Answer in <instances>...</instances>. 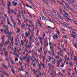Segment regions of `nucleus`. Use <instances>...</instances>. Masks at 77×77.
Here are the masks:
<instances>
[{
  "instance_id": "nucleus-61",
  "label": "nucleus",
  "mask_w": 77,
  "mask_h": 77,
  "mask_svg": "<svg viewBox=\"0 0 77 77\" xmlns=\"http://www.w3.org/2000/svg\"><path fill=\"white\" fill-rule=\"evenodd\" d=\"M37 50H38V52H39V53H40V52H41V51H40V50H39V49H37Z\"/></svg>"
},
{
  "instance_id": "nucleus-51",
  "label": "nucleus",
  "mask_w": 77,
  "mask_h": 77,
  "mask_svg": "<svg viewBox=\"0 0 77 77\" xmlns=\"http://www.w3.org/2000/svg\"><path fill=\"white\" fill-rule=\"evenodd\" d=\"M27 48H25V51H26V52H27Z\"/></svg>"
},
{
  "instance_id": "nucleus-31",
  "label": "nucleus",
  "mask_w": 77,
  "mask_h": 77,
  "mask_svg": "<svg viewBox=\"0 0 77 77\" xmlns=\"http://www.w3.org/2000/svg\"><path fill=\"white\" fill-rule=\"evenodd\" d=\"M3 20H2L0 23L1 26H2V24H3Z\"/></svg>"
},
{
  "instance_id": "nucleus-26",
  "label": "nucleus",
  "mask_w": 77,
  "mask_h": 77,
  "mask_svg": "<svg viewBox=\"0 0 77 77\" xmlns=\"http://www.w3.org/2000/svg\"><path fill=\"white\" fill-rule=\"evenodd\" d=\"M48 59L49 60H51V57L49 56L48 57Z\"/></svg>"
},
{
  "instance_id": "nucleus-6",
  "label": "nucleus",
  "mask_w": 77,
  "mask_h": 77,
  "mask_svg": "<svg viewBox=\"0 0 77 77\" xmlns=\"http://www.w3.org/2000/svg\"><path fill=\"white\" fill-rule=\"evenodd\" d=\"M64 26L65 27H68V28H69L70 29H71V28L69 26H68V25H66V24H64Z\"/></svg>"
},
{
  "instance_id": "nucleus-35",
  "label": "nucleus",
  "mask_w": 77,
  "mask_h": 77,
  "mask_svg": "<svg viewBox=\"0 0 77 77\" xmlns=\"http://www.w3.org/2000/svg\"><path fill=\"white\" fill-rule=\"evenodd\" d=\"M15 61L16 62V61H18V59L16 57H15Z\"/></svg>"
},
{
  "instance_id": "nucleus-57",
  "label": "nucleus",
  "mask_w": 77,
  "mask_h": 77,
  "mask_svg": "<svg viewBox=\"0 0 77 77\" xmlns=\"http://www.w3.org/2000/svg\"><path fill=\"white\" fill-rule=\"evenodd\" d=\"M61 30H63V31H64V30H65V29L63 28H61Z\"/></svg>"
},
{
  "instance_id": "nucleus-54",
  "label": "nucleus",
  "mask_w": 77,
  "mask_h": 77,
  "mask_svg": "<svg viewBox=\"0 0 77 77\" xmlns=\"http://www.w3.org/2000/svg\"><path fill=\"white\" fill-rule=\"evenodd\" d=\"M25 35H26V36H28V33L26 32L25 33Z\"/></svg>"
},
{
  "instance_id": "nucleus-50",
  "label": "nucleus",
  "mask_w": 77,
  "mask_h": 77,
  "mask_svg": "<svg viewBox=\"0 0 77 77\" xmlns=\"http://www.w3.org/2000/svg\"><path fill=\"white\" fill-rule=\"evenodd\" d=\"M17 5V2H16L14 3L13 5V6H16Z\"/></svg>"
},
{
  "instance_id": "nucleus-60",
  "label": "nucleus",
  "mask_w": 77,
  "mask_h": 77,
  "mask_svg": "<svg viewBox=\"0 0 77 77\" xmlns=\"http://www.w3.org/2000/svg\"><path fill=\"white\" fill-rule=\"evenodd\" d=\"M23 57L22 56H20V59L21 60H22V58Z\"/></svg>"
},
{
  "instance_id": "nucleus-49",
  "label": "nucleus",
  "mask_w": 77,
  "mask_h": 77,
  "mask_svg": "<svg viewBox=\"0 0 77 77\" xmlns=\"http://www.w3.org/2000/svg\"><path fill=\"white\" fill-rule=\"evenodd\" d=\"M11 9L9 7L8 8V11H11Z\"/></svg>"
},
{
  "instance_id": "nucleus-29",
  "label": "nucleus",
  "mask_w": 77,
  "mask_h": 77,
  "mask_svg": "<svg viewBox=\"0 0 77 77\" xmlns=\"http://www.w3.org/2000/svg\"><path fill=\"white\" fill-rule=\"evenodd\" d=\"M1 3L2 5H3V6H4V8H5V7H6L5 6V4H3V2H2Z\"/></svg>"
},
{
  "instance_id": "nucleus-36",
  "label": "nucleus",
  "mask_w": 77,
  "mask_h": 77,
  "mask_svg": "<svg viewBox=\"0 0 77 77\" xmlns=\"http://www.w3.org/2000/svg\"><path fill=\"white\" fill-rule=\"evenodd\" d=\"M54 45L55 46H56V44H54V43L53 44L52 47H53V48H54Z\"/></svg>"
},
{
  "instance_id": "nucleus-7",
  "label": "nucleus",
  "mask_w": 77,
  "mask_h": 77,
  "mask_svg": "<svg viewBox=\"0 0 77 77\" xmlns=\"http://www.w3.org/2000/svg\"><path fill=\"white\" fill-rule=\"evenodd\" d=\"M24 38H25L24 42H26L25 44H27L28 42H27L26 41L27 40V38H26V37H25Z\"/></svg>"
},
{
  "instance_id": "nucleus-52",
  "label": "nucleus",
  "mask_w": 77,
  "mask_h": 77,
  "mask_svg": "<svg viewBox=\"0 0 77 77\" xmlns=\"http://www.w3.org/2000/svg\"><path fill=\"white\" fill-rule=\"evenodd\" d=\"M2 66H3L4 67V68H5V66H5V64H3V63L2 64Z\"/></svg>"
},
{
  "instance_id": "nucleus-20",
  "label": "nucleus",
  "mask_w": 77,
  "mask_h": 77,
  "mask_svg": "<svg viewBox=\"0 0 77 77\" xmlns=\"http://www.w3.org/2000/svg\"><path fill=\"white\" fill-rule=\"evenodd\" d=\"M59 60L60 61V62H61V63H62V60H62V58H60V59Z\"/></svg>"
},
{
  "instance_id": "nucleus-12",
  "label": "nucleus",
  "mask_w": 77,
  "mask_h": 77,
  "mask_svg": "<svg viewBox=\"0 0 77 77\" xmlns=\"http://www.w3.org/2000/svg\"><path fill=\"white\" fill-rule=\"evenodd\" d=\"M42 19L44 20H45V21H47V19H46V18L44 17V16L42 17Z\"/></svg>"
},
{
  "instance_id": "nucleus-8",
  "label": "nucleus",
  "mask_w": 77,
  "mask_h": 77,
  "mask_svg": "<svg viewBox=\"0 0 77 77\" xmlns=\"http://www.w3.org/2000/svg\"><path fill=\"white\" fill-rule=\"evenodd\" d=\"M54 22L56 23H57V24H58L59 25H60V23H59V22H58L56 20H55V19H54Z\"/></svg>"
},
{
  "instance_id": "nucleus-28",
  "label": "nucleus",
  "mask_w": 77,
  "mask_h": 77,
  "mask_svg": "<svg viewBox=\"0 0 77 77\" xmlns=\"http://www.w3.org/2000/svg\"><path fill=\"white\" fill-rule=\"evenodd\" d=\"M4 68H5L6 70H8L9 69H8V67L7 66H6L5 67H4Z\"/></svg>"
},
{
  "instance_id": "nucleus-25",
  "label": "nucleus",
  "mask_w": 77,
  "mask_h": 77,
  "mask_svg": "<svg viewBox=\"0 0 77 77\" xmlns=\"http://www.w3.org/2000/svg\"><path fill=\"white\" fill-rule=\"evenodd\" d=\"M46 61H47V62H50V60L49 59H46Z\"/></svg>"
},
{
  "instance_id": "nucleus-53",
  "label": "nucleus",
  "mask_w": 77,
  "mask_h": 77,
  "mask_svg": "<svg viewBox=\"0 0 77 77\" xmlns=\"http://www.w3.org/2000/svg\"><path fill=\"white\" fill-rule=\"evenodd\" d=\"M75 47H76L77 48V44H76V43H75Z\"/></svg>"
},
{
  "instance_id": "nucleus-55",
  "label": "nucleus",
  "mask_w": 77,
  "mask_h": 77,
  "mask_svg": "<svg viewBox=\"0 0 77 77\" xmlns=\"http://www.w3.org/2000/svg\"><path fill=\"white\" fill-rule=\"evenodd\" d=\"M19 64H20V66L22 65V63H21V62L20 61L19 62Z\"/></svg>"
},
{
  "instance_id": "nucleus-21",
  "label": "nucleus",
  "mask_w": 77,
  "mask_h": 77,
  "mask_svg": "<svg viewBox=\"0 0 77 77\" xmlns=\"http://www.w3.org/2000/svg\"><path fill=\"white\" fill-rule=\"evenodd\" d=\"M11 71L13 72V73L14 74H15V72L14 71V69H11Z\"/></svg>"
},
{
  "instance_id": "nucleus-64",
  "label": "nucleus",
  "mask_w": 77,
  "mask_h": 77,
  "mask_svg": "<svg viewBox=\"0 0 77 77\" xmlns=\"http://www.w3.org/2000/svg\"><path fill=\"white\" fill-rule=\"evenodd\" d=\"M53 72H54V74H55L56 73V71H55V70H53Z\"/></svg>"
},
{
  "instance_id": "nucleus-32",
  "label": "nucleus",
  "mask_w": 77,
  "mask_h": 77,
  "mask_svg": "<svg viewBox=\"0 0 77 77\" xmlns=\"http://www.w3.org/2000/svg\"><path fill=\"white\" fill-rule=\"evenodd\" d=\"M11 35L10 36L8 37V41H9V40H11Z\"/></svg>"
},
{
  "instance_id": "nucleus-18",
  "label": "nucleus",
  "mask_w": 77,
  "mask_h": 77,
  "mask_svg": "<svg viewBox=\"0 0 77 77\" xmlns=\"http://www.w3.org/2000/svg\"><path fill=\"white\" fill-rule=\"evenodd\" d=\"M66 7L67 8H68V9H71V8H70V7H69V5H66Z\"/></svg>"
},
{
  "instance_id": "nucleus-43",
  "label": "nucleus",
  "mask_w": 77,
  "mask_h": 77,
  "mask_svg": "<svg viewBox=\"0 0 77 77\" xmlns=\"http://www.w3.org/2000/svg\"><path fill=\"white\" fill-rule=\"evenodd\" d=\"M63 12L64 13V14H65V15H67V14H68V13H66V11H63Z\"/></svg>"
},
{
  "instance_id": "nucleus-45",
  "label": "nucleus",
  "mask_w": 77,
  "mask_h": 77,
  "mask_svg": "<svg viewBox=\"0 0 77 77\" xmlns=\"http://www.w3.org/2000/svg\"><path fill=\"white\" fill-rule=\"evenodd\" d=\"M48 53H49L50 55H51V52H50V51H49Z\"/></svg>"
},
{
  "instance_id": "nucleus-5",
  "label": "nucleus",
  "mask_w": 77,
  "mask_h": 77,
  "mask_svg": "<svg viewBox=\"0 0 77 77\" xmlns=\"http://www.w3.org/2000/svg\"><path fill=\"white\" fill-rule=\"evenodd\" d=\"M11 6V3L10 1H9L8 3V8H9V6Z\"/></svg>"
},
{
  "instance_id": "nucleus-46",
  "label": "nucleus",
  "mask_w": 77,
  "mask_h": 77,
  "mask_svg": "<svg viewBox=\"0 0 77 77\" xmlns=\"http://www.w3.org/2000/svg\"><path fill=\"white\" fill-rule=\"evenodd\" d=\"M5 60L7 61V62H9V60H8V59L7 57L6 58V59H5Z\"/></svg>"
},
{
  "instance_id": "nucleus-37",
  "label": "nucleus",
  "mask_w": 77,
  "mask_h": 77,
  "mask_svg": "<svg viewBox=\"0 0 77 77\" xmlns=\"http://www.w3.org/2000/svg\"><path fill=\"white\" fill-rule=\"evenodd\" d=\"M7 33H8V37H9V36H10V33L9 32H9H7Z\"/></svg>"
},
{
  "instance_id": "nucleus-23",
  "label": "nucleus",
  "mask_w": 77,
  "mask_h": 77,
  "mask_svg": "<svg viewBox=\"0 0 77 77\" xmlns=\"http://www.w3.org/2000/svg\"><path fill=\"white\" fill-rule=\"evenodd\" d=\"M55 62H56V60L55 59H54V61H52V63L54 64V63H55Z\"/></svg>"
},
{
  "instance_id": "nucleus-22",
  "label": "nucleus",
  "mask_w": 77,
  "mask_h": 77,
  "mask_svg": "<svg viewBox=\"0 0 77 77\" xmlns=\"http://www.w3.org/2000/svg\"><path fill=\"white\" fill-rule=\"evenodd\" d=\"M42 67H43V68L45 69V66L44 64H43L42 65Z\"/></svg>"
},
{
  "instance_id": "nucleus-16",
  "label": "nucleus",
  "mask_w": 77,
  "mask_h": 77,
  "mask_svg": "<svg viewBox=\"0 0 77 77\" xmlns=\"http://www.w3.org/2000/svg\"><path fill=\"white\" fill-rule=\"evenodd\" d=\"M77 57L75 56L74 57V58L73 59L74 60H77Z\"/></svg>"
},
{
  "instance_id": "nucleus-33",
  "label": "nucleus",
  "mask_w": 77,
  "mask_h": 77,
  "mask_svg": "<svg viewBox=\"0 0 77 77\" xmlns=\"http://www.w3.org/2000/svg\"><path fill=\"white\" fill-rule=\"evenodd\" d=\"M60 12L61 13V14H62V15H63V11H62V10H60Z\"/></svg>"
},
{
  "instance_id": "nucleus-40",
  "label": "nucleus",
  "mask_w": 77,
  "mask_h": 77,
  "mask_svg": "<svg viewBox=\"0 0 77 77\" xmlns=\"http://www.w3.org/2000/svg\"><path fill=\"white\" fill-rule=\"evenodd\" d=\"M27 52H28V53H30L31 52V51H30V50H29V49H28L27 51Z\"/></svg>"
},
{
  "instance_id": "nucleus-47",
  "label": "nucleus",
  "mask_w": 77,
  "mask_h": 77,
  "mask_svg": "<svg viewBox=\"0 0 77 77\" xmlns=\"http://www.w3.org/2000/svg\"><path fill=\"white\" fill-rule=\"evenodd\" d=\"M5 75H6V76H7V77H9V75L7 73H6V74H5Z\"/></svg>"
},
{
  "instance_id": "nucleus-44",
  "label": "nucleus",
  "mask_w": 77,
  "mask_h": 77,
  "mask_svg": "<svg viewBox=\"0 0 77 77\" xmlns=\"http://www.w3.org/2000/svg\"><path fill=\"white\" fill-rule=\"evenodd\" d=\"M64 17H65V18H66L67 19H68V18H69L68 17H67V16H66V15H64Z\"/></svg>"
},
{
  "instance_id": "nucleus-56",
  "label": "nucleus",
  "mask_w": 77,
  "mask_h": 77,
  "mask_svg": "<svg viewBox=\"0 0 77 77\" xmlns=\"http://www.w3.org/2000/svg\"><path fill=\"white\" fill-rule=\"evenodd\" d=\"M72 74L73 75V76H75V73H72Z\"/></svg>"
},
{
  "instance_id": "nucleus-19",
  "label": "nucleus",
  "mask_w": 77,
  "mask_h": 77,
  "mask_svg": "<svg viewBox=\"0 0 77 77\" xmlns=\"http://www.w3.org/2000/svg\"><path fill=\"white\" fill-rule=\"evenodd\" d=\"M8 43H9V40H8L7 42H5V44H6V45H8Z\"/></svg>"
},
{
  "instance_id": "nucleus-24",
  "label": "nucleus",
  "mask_w": 77,
  "mask_h": 77,
  "mask_svg": "<svg viewBox=\"0 0 77 77\" xmlns=\"http://www.w3.org/2000/svg\"><path fill=\"white\" fill-rule=\"evenodd\" d=\"M70 9H71V11H72L74 12H75V14H76V12H75V11L74 10H73L72 8H70Z\"/></svg>"
},
{
  "instance_id": "nucleus-39",
  "label": "nucleus",
  "mask_w": 77,
  "mask_h": 77,
  "mask_svg": "<svg viewBox=\"0 0 77 77\" xmlns=\"http://www.w3.org/2000/svg\"><path fill=\"white\" fill-rule=\"evenodd\" d=\"M63 37L65 38H68V37L66 35H64L63 36Z\"/></svg>"
},
{
  "instance_id": "nucleus-13",
  "label": "nucleus",
  "mask_w": 77,
  "mask_h": 77,
  "mask_svg": "<svg viewBox=\"0 0 77 77\" xmlns=\"http://www.w3.org/2000/svg\"><path fill=\"white\" fill-rule=\"evenodd\" d=\"M57 14L58 15V17H59V18H60L61 17V18H62V17H60V14H59V12H57Z\"/></svg>"
},
{
  "instance_id": "nucleus-59",
  "label": "nucleus",
  "mask_w": 77,
  "mask_h": 77,
  "mask_svg": "<svg viewBox=\"0 0 77 77\" xmlns=\"http://www.w3.org/2000/svg\"><path fill=\"white\" fill-rule=\"evenodd\" d=\"M6 74V73L5 72H3V75H5V74Z\"/></svg>"
},
{
  "instance_id": "nucleus-42",
  "label": "nucleus",
  "mask_w": 77,
  "mask_h": 77,
  "mask_svg": "<svg viewBox=\"0 0 77 77\" xmlns=\"http://www.w3.org/2000/svg\"><path fill=\"white\" fill-rule=\"evenodd\" d=\"M14 39V38L12 37L11 38V43H12V42H13V40Z\"/></svg>"
},
{
  "instance_id": "nucleus-63",
  "label": "nucleus",
  "mask_w": 77,
  "mask_h": 77,
  "mask_svg": "<svg viewBox=\"0 0 77 77\" xmlns=\"http://www.w3.org/2000/svg\"><path fill=\"white\" fill-rule=\"evenodd\" d=\"M21 71V68H19L18 69V71Z\"/></svg>"
},
{
  "instance_id": "nucleus-9",
  "label": "nucleus",
  "mask_w": 77,
  "mask_h": 77,
  "mask_svg": "<svg viewBox=\"0 0 77 77\" xmlns=\"http://www.w3.org/2000/svg\"><path fill=\"white\" fill-rule=\"evenodd\" d=\"M29 42V43H30L31 44H32V42H34V41L32 39L31 40H30Z\"/></svg>"
},
{
  "instance_id": "nucleus-11",
  "label": "nucleus",
  "mask_w": 77,
  "mask_h": 77,
  "mask_svg": "<svg viewBox=\"0 0 77 77\" xmlns=\"http://www.w3.org/2000/svg\"><path fill=\"white\" fill-rule=\"evenodd\" d=\"M4 53L5 56H7L8 55V51H4Z\"/></svg>"
},
{
  "instance_id": "nucleus-34",
  "label": "nucleus",
  "mask_w": 77,
  "mask_h": 77,
  "mask_svg": "<svg viewBox=\"0 0 77 77\" xmlns=\"http://www.w3.org/2000/svg\"><path fill=\"white\" fill-rule=\"evenodd\" d=\"M52 55H53V56H56V54H54V52H52Z\"/></svg>"
},
{
  "instance_id": "nucleus-1",
  "label": "nucleus",
  "mask_w": 77,
  "mask_h": 77,
  "mask_svg": "<svg viewBox=\"0 0 77 77\" xmlns=\"http://www.w3.org/2000/svg\"><path fill=\"white\" fill-rule=\"evenodd\" d=\"M3 44H4V45H5V44L4 43V41H2V42L0 43V50H1V48L3 47Z\"/></svg>"
},
{
  "instance_id": "nucleus-58",
  "label": "nucleus",
  "mask_w": 77,
  "mask_h": 77,
  "mask_svg": "<svg viewBox=\"0 0 77 77\" xmlns=\"http://www.w3.org/2000/svg\"><path fill=\"white\" fill-rule=\"evenodd\" d=\"M67 20H70V21H72V20H71V19H70V18H69V17H68Z\"/></svg>"
},
{
  "instance_id": "nucleus-17",
  "label": "nucleus",
  "mask_w": 77,
  "mask_h": 77,
  "mask_svg": "<svg viewBox=\"0 0 77 77\" xmlns=\"http://www.w3.org/2000/svg\"><path fill=\"white\" fill-rule=\"evenodd\" d=\"M34 74L35 75H37V74H36V71H35V70H34Z\"/></svg>"
},
{
  "instance_id": "nucleus-30",
  "label": "nucleus",
  "mask_w": 77,
  "mask_h": 77,
  "mask_svg": "<svg viewBox=\"0 0 77 77\" xmlns=\"http://www.w3.org/2000/svg\"><path fill=\"white\" fill-rule=\"evenodd\" d=\"M42 62H40V63L39 65V67H41V66H42Z\"/></svg>"
},
{
  "instance_id": "nucleus-14",
  "label": "nucleus",
  "mask_w": 77,
  "mask_h": 77,
  "mask_svg": "<svg viewBox=\"0 0 77 77\" xmlns=\"http://www.w3.org/2000/svg\"><path fill=\"white\" fill-rule=\"evenodd\" d=\"M14 53L16 55V56H17V57H18V54L17 53V52H16V51H14Z\"/></svg>"
},
{
  "instance_id": "nucleus-48",
  "label": "nucleus",
  "mask_w": 77,
  "mask_h": 77,
  "mask_svg": "<svg viewBox=\"0 0 77 77\" xmlns=\"http://www.w3.org/2000/svg\"><path fill=\"white\" fill-rule=\"evenodd\" d=\"M72 3L74 4V2H75V0H72Z\"/></svg>"
},
{
  "instance_id": "nucleus-3",
  "label": "nucleus",
  "mask_w": 77,
  "mask_h": 77,
  "mask_svg": "<svg viewBox=\"0 0 77 77\" xmlns=\"http://www.w3.org/2000/svg\"><path fill=\"white\" fill-rule=\"evenodd\" d=\"M4 31L5 32V34H7L8 32H9V30H8V29H5L4 30Z\"/></svg>"
},
{
  "instance_id": "nucleus-27",
  "label": "nucleus",
  "mask_w": 77,
  "mask_h": 77,
  "mask_svg": "<svg viewBox=\"0 0 77 77\" xmlns=\"http://www.w3.org/2000/svg\"><path fill=\"white\" fill-rule=\"evenodd\" d=\"M29 2H30L31 4H32V5H35L34 3H33V2H32L31 1H29Z\"/></svg>"
},
{
  "instance_id": "nucleus-38",
  "label": "nucleus",
  "mask_w": 77,
  "mask_h": 77,
  "mask_svg": "<svg viewBox=\"0 0 77 77\" xmlns=\"http://www.w3.org/2000/svg\"><path fill=\"white\" fill-rule=\"evenodd\" d=\"M31 47V44H30V45H28V48H30Z\"/></svg>"
},
{
  "instance_id": "nucleus-15",
  "label": "nucleus",
  "mask_w": 77,
  "mask_h": 77,
  "mask_svg": "<svg viewBox=\"0 0 77 77\" xmlns=\"http://www.w3.org/2000/svg\"><path fill=\"white\" fill-rule=\"evenodd\" d=\"M17 29L18 31V33H19V32H20V28H17Z\"/></svg>"
},
{
  "instance_id": "nucleus-10",
  "label": "nucleus",
  "mask_w": 77,
  "mask_h": 77,
  "mask_svg": "<svg viewBox=\"0 0 77 77\" xmlns=\"http://www.w3.org/2000/svg\"><path fill=\"white\" fill-rule=\"evenodd\" d=\"M27 59V56H26V57H25L24 56L23 57V58L22 59L23 60H25V59Z\"/></svg>"
},
{
  "instance_id": "nucleus-2",
  "label": "nucleus",
  "mask_w": 77,
  "mask_h": 77,
  "mask_svg": "<svg viewBox=\"0 0 77 77\" xmlns=\"http://www.w3.org/2000/svg\"><path fill=\"white\" fill-rule=\"evenodd\" d=\"M51 66H52L51 64H50L49 67L48 71V73H50V71H51Z\"/></svg>"
},
{
  "instance_id": "nucleus-4",
  "label": "nucleus",
  "mask_w": 77,
  "mask_h": 77,
  "mask_svg": "<svg viewBox=\"0 0 77 77\" xmlns=\"http://www.w3.org/2000/svg\"><path fill=\"white\" fill-rule=\"evenodd\" d=\"M53 39H55V38H58V36L57 35V34H55V35H53Z\"/></svg>"
},
{
  "instance_id": "nucleus-62",
  "label": "nucleus",
  "mask_w": 77,
  "mask_h": 77,
  "mask_svg": "<svg viewBox=\"0 0 77 77\" xmlns=\"http://www.w3.org/2000/svg\"><path fill=\"white\" fill-rule=\"evenodd\" d=\"M29 15L31 18H32V15L30 14H29Z\"/></svg>"
},
{
  "instance_id": "nucleus-41",
  "label": "nucleus",
  "mask_w": 77,
  "mask_h": 77,
  "mask_svg": "<svg viewBox=\"0 0 77 77\" xmlns=\"http://www.w3.org/2000/svg\"><path fill=\"white\" fill-rule=\"evenodd\" d=\"M40 42L41 43V45H43L42 42V41L41 40L40 41Z\"/></svg>"
}]
</instances>
